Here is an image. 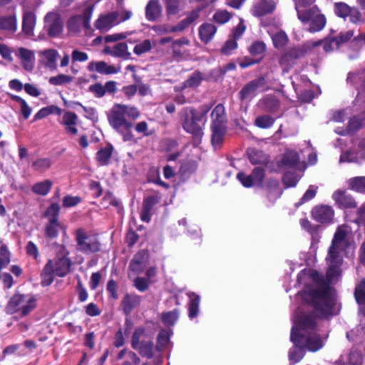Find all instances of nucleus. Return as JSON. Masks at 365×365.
<instances>
[{
    "mask_svg": "<svg viewBox=\"0 0 365 365\" xmlns=\"http://www.w3.org/2000/svg\"><path fill=\"white\" fill-rule=\"evenodd\" d=\"M317 322L313 314H302L295 322L291 332V340L299 346H304L311 351H317L323 346L316 332Z\"/></svg>",
    "mask_w": 365,
    "mask_h": 365,
    "instance_id": "f257e3e1",
    "label": "nucleus"
},
{
    "mask_svg": "<svg viewBox=\"0 0 365 365\" xmlns=\"http://www.w3.org/2000/svg\"><path fill=\"white\" fill-rule=\"evenodd\" d=\"M312 278L315 281L314 287H305L302 297L314 307V314L319 317H328L332 315L334 299L331 295L329 288L323 282L318 274L314 272Z\"/></svg>",
    "mask_w": 365,
    "mask_h": 365,
    "instance_id": "f03ea898",
    "label": "nucleus"
},
{
    "mask_svg": "<svg viewBox=\"0 0 365 365\" xmlns=\"http://www.w3.org/2000/svg\"><path fill=\"white\" fill-rule=\"evenodd\" d=\"M346 232L341 227H339L334 236L331 245L328 250V255L326 258L329 265L327 277L332 280L340 273L339 267L342 263L341 252L347 246Z\"/></svg>",
    "mask_w": 365,
    "mask_h": 365,
    "instance_id": "7ed1b4c3",
    "label": "nucleus"
},
{
    "mask_svg": "<svg viewBox=\"0 0 365 365\" xmlns=\"http://www.w3.org/2000/svg\"><path fill=\"white\" fill-rule=\"evenodd\" d=\"M140 112L135 107L123 104H115L108 114L110 125L120 133L130 130L133 124L127 118L136 120Z\"/></svg>",
    "mask_w": 365,
    "mask_h": 365,
    "instance_id": "20e7f679",
    "label": "nucleus"
},
{
    "mask_svg": "<svg viewBox=\"0 0 365 365\" xmlns=\"http://www.w3.org/2000/svg\"><path fill=\"white\" fill-rule=\"evenodd\" d=\"M210 108L202 111H197L190 108H185L180 112L182 126L183 129L191 133L195 138L200 139L203 135L202 125L204 118Z\"/></svg>",
    "mask_w": 365,
    "mask_h": 365,
    "instance_id": "39448f33",
    "label": "nucleus"
},
{
    "mask_svg": "<svg viewBox=\"0 0 365 365\" xmlns=\"http://www.w3.org/2000/svg\"><path fill=\"white\" fill-rule=\"evenodd\" d=\"M37 307V299L35 296L16 294L9 299L5 307L7 314H18L22 318L28 316Z\"/></svg>",
    "mask_w": 365,
    "mask_h": 365,
    "instance_id": "423d86ee",
    "label": "nucleus"
},
{
    "mask_svg": "<svg viewBox=\"0 0 365 365\" xmlns=\"http://www.w3.org/2000/svg\"><path fill=\"white\" fill-rule=\"evenodd\" d=\"M76 250L86 255H91L101 250V243L96 234L83 228H78L74 232Z\"/></svg>",
    "mask_w": 365,
    "mask_h": 365,
    "instance_id": "0eeeda50",
    "label": "nucleus"
},
{
    "mask_svg": "<svg viewBox=\"0 0 365 365\" xmlns=\"http://www.w3.org/2000/svg\"><path fill=\"white\" fill-rule=\"evenodd\" d=\"M298 19L303 24L309 23V31L311 33L319 32L326 26L327 19L316 6H312L305 11L298 12Z\"/></svg>",
    "mask_w": 365,
    "mask_h": 365,
    "instance_id": "6e6552de",
    "label": "nucleus"
},
{
    "mask_svg": "<svg viewBox=\"0 0 365 365\" xmlns=\"http://www.w3.org/2000/svg\"><path fill=\"white\" fill-rule=\"evenodd\" d=\"M321 41H308L302 46L289 48L279 59V64L282 66L290 67L295 60L304 56L309 51L318 46Z\"/></svg>",
    "mask_w": 365,
    "mask_h": 365,
    "instance_id": "1a4fd4ad",
    "label": "nucleus"
},
{
    "mask_svg": "<svg viewBox=\"0 0 365 365\" xmlns=\"http://www.w3.org/2000/svg\"><path fill=\"white\" fill-rule=\"evenodd\" d=\"M45 29L51 37L58 36L63 31V24L60 14L49 12L44 18Z\"/></svg>",
    "mask_w": 365,
    "mask_h": 365,
    "instance_id": "9d476101",
    "label": "nucleus"
},
{
    "mask_svg": "<svg viewBox=\"0 0 365 365\" xmlns=\"http://www.w3.org/2000/svg\"><path fill=\"white\" fill-rule=\"evenodd\" d=\"M119 11H111L105 14H101L95 21L94 26L96 29L99 30L101 32H106L114 26L119 24Z\"/></svg>",
    "mask_w": 365,
    "mask_h": 365,
    "instance_id": "9b49d317",
    "label": "nucleus"
},
{
    "mask_svg": "<svg viewBox=\"0 0 365 365\" xmlns=\"http://www.w3.org/2000/svg\"><path fill=\"white\" fill-rule=\"evenodd\" d=\"M40 63L47 70L55 71L57 68V60L60 57L56 49L48 48L39 52Z\"/></svg>",
    "mask_w": 365,
    "mask_h": 365,
    "instance_id": "f8f14e48",
    "label": "nucleus"
},
{
    "mask_svg": "<svg viewBox=\"0 0 365 365\" xmlns=\"http://www.w3.org/2000/svg\"><path fill=\"white\" fill-rule=\"evenodd\" d=\"M312 216L318 222H330L334 217V210L328 205L316 206L312 210Z\"/></svg>",
    "mask_w": 365,
    "mask_h": 365,
    "instance_id": "ddd939ff",
    "label": "nucleus"
},
{
    "mask_svg": "<svg viewBox=\"0 0 365 365\" xmlns=\"http://www.w3.org/2000/svg\"><path fill=\"white\" fill-rule=\"evenodd\" d=\"M148 257L149 255L147 251H139L130 261L129 269L138 274L142 272L148 264Z\"/></svg>",
    "mask_w": 365,
    "mask_h": 365,
    "instance_id": "4468645a",
    "label": "nucleus"
},
{
    "mask_svg": "<svg viewBox=\"0 0 365 365\" xmlns=\"http://www.w3.org/2000/svg\"><path fill=\"white\" fill-rule=\"evenodd\" d=\"M275 9V4L272 0H258L252 9V14L257 17H261L272 13Z\"/></svg>",
    "mask_w": 365,
    "mask_h": 365,
    "instance_id": "2eb2a0df",
    "label": "nucleus"
},
{
    "mask_svg": "<svg viewBox=\"0 0 365 365\" xmlns=\"http://www.w3.org/2000/svg\"><path fill=\"white\" fill-rule=\"evenodd\" d=\"M61 124L65 128V131L67 134L71 135H76L78 133V128L76 125L78 123V115L71 111L66 112L62 118Z\"/></svg>",
    "mask_w": 365,
    "mask_h": 365,
    "instance_id": "dca6fc26",
    "label": "nucleus"
},
{
    "mask_svg": "<svg viewBox=\"0 0 365 365\" xmlns=\"http://www.w3.org/2000/svg\"><path fill=\"white\" fill-rule=\"evenodd\" d=\"M87 68L91 72H98L103 75L115 74L119 72V69L114 66L108 65L105 61H91Z\"/></svg>",
    "mask_w": 365,
    "mask_h": 365,
    "instance_id": "f3484780",
    "label": "nucleus"
},
{
    "mask_svg": "<svg viewBox=\"0 0 365 365\" xmlns=\"http://www.w3.org/2000/svg\"><path fill=\"white\" fill-rule=\"evenodd\" d=\"M200 9H195L190 11L186 18L182 19L176 25L173 26L174 33L182 32L186 30L192 23H194L200 16Z\"/></svg>",
    "mask_w": 365,
    "mask_h": 365,
    "instance_id": "a211bd4d",
    "label": "nucleus"
},
{
    "mask_svg": "<svg viewBox=\"0 0 365 365\" xmlns=\"http://www.w3.org/2000/svg\"><path fill=\"white\" fill-rule=\"evenodd\" d=\"M333 199L339 206L343 207H356V202L345 190H336L333 194Z\"/></svg>",
    "mask_w": 365,
    "mask_h": 365,
    "instance_id": "6ab92c4d",
    "label": "nucleus"
},
{
    "mask_svg": "<svg viewBox=\"0 0 365 365\" xmlns=\"http://www.w3.org/2000/svg\"><path fill=\"white\" fill-rule=\"evenodd\" d=\"M162 13V6L158 0H150L145 7V16L149 21L158 19Z\"/></svg>",
    "mask_w": 365,
    "mask_h": 365,
    "instance_id": "aec40b11",
    "label": "nucleus"
},
{
    "mask_svg": "<svg viewBox=\"0 0 365 365\" xmlns=\"http://www.w3.org/2000/svg\"><path fill=\"white\" fill-rule=\"evenodd\" d=\"M53 262V270L58 277L66 276L71 269V260L70 258H56Z\"/></svg>",
    "mask_w": 365,
    "mask_h": 365,
    "instance_id": "412c9836",
    "label": "nucleus"
},
{
    "mask_svg": "<svg viewBox=\"0 0 365 365\" xmlns=\"http://www.w3.org/2000/svg\"><path fill=\"white\" fill-rule=\"evenodd\" d=\"M217 27L211 23H204L199 27L200 40L205 43H209L214 37Z\"/></svg>",
    "mask_w": 365,
    "mask_h": 365,
    "instance_id": "4be33fe9",
    "label": "nucleus"
},
{
    "mask_svg": "<svg viewBox=\"0 0 365 365\" xmlns=\"http://www.w3.org/2000/svg\"><path fill=\"white\" fill-rule=\"evenodd\" d=\"M19 56L21 60V65L26 71H31L34 66V53L32 51L20 48L19 49Z\"/></svg>",
    "mask_w": 365,
    "mask_h": 365,
    "instance_id": "5701e85b",
    "label": "nucleus"
},
{
    "mask_svg": "<svg viewBox=\"0 0 365 365\" xmlns=\"http://www.w3.org/2000/svg\"><path fill=\"white\" fill-rule=\"evenodd\" d=\"M247 153L250 163L253 165H266L269 162L268 157L262 151L249 148Z\"/></svg>",
    "mask_w": 365,
    "mask_h": 365,
    "instance_id": "b1692460",
    "label": "nucleus"
},
{
    "mask_svg": "<svg viewBox=\"0 0 365 365\" xmlns=\"http://www.w3.org/2000/svg\"><path fill=\"white\" fill-rule=\"evenodd\" d=\"M53 262L52 260H48L43 267L41 272V285L47 287L50 285L53 281Z\"/></svg>",
    "mask_w": 365,
    "mask_h": 365,
    "instance_id": "393cba45",
    "label": "nucleus"
},
{
    "mask_svg": "<svg viewBox=\"0 0 365 365\" xmlns=\"http://www.w3.org/2000/svg\"><path fill=\"white\" fill-rule=\"evenodd\" d=\"M212 143L217 148L224 140L226 133L225 125H212Z\"/></svg>",
    "mask_w": 365,
    "mask_h": 365,
    "instance_id": "a878e982",
    "label": "nucleus"
},
{
    "mask_svg": "<svg viewBox=\"0 0 365 365\" xmlns=\"http://www.w3.org/2000/svg\"><path fill=\"white\" fill-rule=\"evenodd\" d=\"M36 24V16L32 12H26L23 18V31L27 35H32Z\"/></svg>",
    "mask_w": 365,
    "mask_h": 365,
    "instance_id": "bb28decb",
    "label": "nucleus"
},
{
    "mask_svg": "<svg viewBox=\"0 0 365 365\" xmlns=\"http://www.w3.org/2000/svg\"><path fill=\"white\" fill-rule=\"evenodd\" d=\"M212 125H225V108L222 104L215 106L211 113Z\"/></svg>",
    "mask_w": 365,
    "mask_h": 365,
    "instance_id": "cd10ccee",
    "label": "nucleus"
},
{
    "mask_svg": "<svg viewBox=\"0 0 365 365\" xmlns=\"http://www.w3.org/2000/svg\"><path fill=\"white\" fill-rule=\"evenodd\" d=\"M139 303V298L136 296L126 294L121 301L120 306L125 314H128Z\"/></svg>",
    "mask_w": 365,
    "mask_h": 365,
    "instance_id": "c85d7f7f",
    "label": "nucleus"
},
{
    "mask_svg": "<svg viewBox=\"0 0 365 365\" xmlns=\"http://www.w3.org/2000/svg\"><path fill=\"white\" fill-rule=\"evenodd\" d=\"M105 52L115 57L127 58L130 56L128 51V46L125 43H116L112 49L106 48Z\"/></svg>",
    "mask_w": 365,
    "mask_h": 365,
    "instance_id": "c756f323",
    "label": "nucleus"
},
{
    "mask_svg": "<svg viewBox=\"0 0 365 365\" xmlns=\"http://www.w3.org/2000/svg\"><path fill=\"white\" fill-rule=\"evenodd\" d=\"M113 153V147L107 146L99 150L96 156V159L98 164L101 166L107 165Z\"/></svg>",
    "mask_w": 365,
    "mask_h": 365,
    "instance_id": "7c9ffc66",
    "label": "nucleus"
},
{
    "mask_svg": "<svg viewBox=\"0 0 365 365\" xmlns=\"http://www.w3.org/2000/svg\"><path fill=\"white\" fill-rule=\"evenodd\" d=\"M153 346L154 344L153 341L141 340L138 348L135 349L138 351L142 356L151 359L153 356Z\"/></svg>",
    "mask_w": 365,
    "mask_h": 365,
    "instance_id": "2f4dec72",
    "label": "nucleus"
},
{
    "mask_svg": "<svg viewBox=\"0 0 365 365\" xmlns=\"http://www.w3.org/2000/svg\"><path fill=\"white\" fill-rule=\"evenodd\" d=\"M187 295L190 298L189 317L193 318L197 315L199 312L200 296L194 292H189Z\"/></svg>",
    "mask_w": 365,
    "mask_h": 365,
    "instance_id": "473e14b6",
    "label": "nucleus"
},
{
    "mask_svg": "<svg viewBox=\"0 0 365 365\" xmlns=\"http://www.w3.org/2000/svg\"><path fill=\"white\" fill-rule=\"evenodd\" d=\"M83 26V20L81 16L71 17L67 24L68 30L72 34H78Z\"/></svg>",
    "mask_w": 365,
    "mask_h": 365,
    "instance_id": "72a5a7b5",
    "label": "nucleus"
},
{
    "mask_svg": "<svg viewBox=\"0 0 365 365\" xmlns=\"http://www.w3.org/2000/svg\"><path fill=\"white\" fill-rule=\"evenodd\" d=\"M349 187L358 192H365V176L354 177L348 180Z\"/></svg>",
    "mask_w": 365,
    "mask_h": 365,
    "instance_id": "f704fd0d",
    "label": "nucleus"
},
{
    "mask_svg": "<svg viewBox=\"0 0 365 365\" xmlns=\"http://www.w3.org/2000/svg\"><path fill=\"white\" fill-rule=\"evenodd\" d=\"M0 29L9 32H15L16 30V19L15 16H9L0 18Z\"/></svg>",
    "mask_w": 365,
    "mask_h": 365,
    "instance_id": "c9c22d12",
    "label": "nucleus"
},
{
    "mask_svg": "<svg viewBox=\"0 0 365 365\" xmlns=\"http://www.w3.org/2000/svg\"><path fill=\"white\" fill-rule=\"evenodd\" d=\"M299 155L294 150H287L282 157V163L287 167H293L299 161Z\"/></svg>",
    "mask_w": 365,
    "mask_h": 365,
    "instance_id": "e433bc0d",
    "label": "nucleus"
},
{
    "mask_svg": "<svg viewBox=\"0 0 365 365\" xmlns=\"http://www.w3.org/2000/svg\"><path fill=\"white\" fill-rule=\"evenodd\" d=\"M51 186L52 182L46 180L34 184L32 187V191L37 195H46L50 191Z\"/></svg>",
    "mask_w": 365,
    "mask_h": 365,
    "instance_id": "4c0bfd02",
    "label": "nucleus"
},
{
    "mask_svg": "<svg viewBox=\"0 0 365 365\" xmlns=\"http://www.w3.org/2000/svg\"><path fill=\"white\" fill-rule=\"evenodd\" d=\"M56 113L57 115L61 114V109L55 106H48L39 110L38 113L34 115L35 120L42 119L46 118L50 114Z\"/></svg>",
    "mask_w": 365,
    "mask_h": 365,
    "instance_id": "58836bf2",
    "label": "nucleus"
},
{
    "mask_svg": "<svg viewBox=\"0 0 365 365\" xmlns=\"http://www.w3.org/2000/svg\"><path fill=\"white\" fill-rule=\"evenodd\" d=\"M9 88L11 90L19 91L24 88V91L31 92V91H38V89L31 83H26L24 86L22 83L18 79H13L9 81Z\"/></svg>",
    "mask_w": 365,
    "mask_h": 365,
    "instance_id": "ea45409f",
    "label": "nucleus"
},
{
    "mask_svg": "<svg viewBox=\"0 0 365 365\" xmlns=\"http://www.w3.org/2000/svg\"><path fill=\"white\" fill-rule=\"evenodd\" d=\"M274 46L276 48H282L284 47L289 41L288 36L284 31H279L272 36Z\"/></svg>",
    "mask_w": 365,
    "mask_h": 365,
    "instance_id": "a19ab883",
    "label": "nucleus"
},
{
    "mask_svg": "<svg viewBox=\"0 0 365 365\" xmlns=\"http://www.w3.org/2000/svg\"><path fill=\"white\" fill-rule=\"evenodd\" d=\"M202 79L201 73L199 71H195L184 82L182 88H195L200 84Z\"/></svg>",
    "mask_w": 365,
    "mask_h": 365,
    "instance_id": "79ce46f5",
    "label": "nucleus"
},
{
    "mask_svg": "<svg viewBox=\"0 0 365 365\" xmlns=\"http://www.w3.org/2000/svg\"><path fill=\"white\" fill-rule=\"evenodd\" d=\"M264 110L272 112L276 110L279 106V101L273 95L267 96L262 101Z\"/></svg>",
    "mask_w": 365,
    "mask_h": 365,
    "instance_id": "37998d69",
    "label": "nucleus"
},
{
    "mask_svg": "<svg viewBox=\"0 0 365 365\" xmlns=\"http://www.w3.org/2000/svg\"><path fill=\"white\" fill-rule=\"evenodd\" d=\"M51 165V161L49 158H39L34 161L32 167L34 170L43 173Z\"/></svg>",
    "mask_w": 365,
    "mask_h": 365,
    "instance_id": "c03bdc74",
    "label": "nucleus"
},
{
    "mask_svg": "<svg viewBox=\"0 0 365 365\" xmlns=\"http://www.w3.org/2000/svg\"><path fill=\"white\" fill-rule=\"evenodd\" d=\"M116 89V83L113 81H108L105 86L97 83L91 85L89 88L90 91H115Z\"/></svg>",
    "mask_w": 365,
    "mask_h": 365,
    "instance_id": "a18cd8bd",
    "label": "nucleus"
},
{
    "mask_svg": "<svg viewBox=\"0 0 365 365\" xmlns=\"http://www.w3.org/2000/svg\"><path fill=\"white\" fill-rule=\"evenodd\" d=\"M178 319V310L175 309L166 313L162 314L161 319L166 326H173Z\"/></svg>",
    "mask_w": 365,
    "mask_h": 365,
    "instance_id": "49530a36",
    "label": "nucleus"
},
{
    "mask_svg": "<svg viewBox=\"0 0 365 365\" xmlns=\"http://www.w3.org/2000/svg\"><path fill=\"white\" fill-rule=\"evenodd\" d=\"M249 51L252 56H261L259 59L260 61L266 51V45L262 41H255L250 46Z\"/></svg>",
    "mask_w": 365,
    "mask_h": 365,
    "instance_id": "de8ad7c7",
    "label": "nucleus"
},
{
    "mask_svg": "<svg viewBox=\"0 0 365 365\" xmlns=\"http://www.w3.org/2000/svg\"><path fill=\"white\" fill-rule=\"evenodd\" d=\"M231 17L232 14L227 10L219 9L214 14L212 18L215 22L220 24H224L229 21Z\"/></svg>",
    "mask_w": 365,
    "mask_h": 365,
    "instance_id": "09e8293b",
    "label": "nucleus"
},
{
    "mask_svg": "<svg viewBox=\"0 0 365 365\" xmlns=\"http://www.w3.org/2000/svg\"><path fill=\"white\" fill-rule=\"evenodd\" d=\"M61 225L58 221H49L46 227V234L48 237L55 238L57 237Z\"/></svg>",
    "mask_w": 365,
    "mask_h": 365,
    "instance_id": "8fccbe9b",
    "label": "nucleus"
},
{
    "mask_svg": "<svg viewBox=\"0 0 365 365\" xmlns=\"http://www.w3.org/2000/svg\"><path fill=\"white\" fill-rule=\"evenodd\" d=\"M167 15H175L180 11V0H164Z\"/></svg>",
    "mask_w": 365,
    "mask_h": 365,
    "instance_id": "3c124183",
    "label": "nucleus"
},
{
    "mask_svg": "<svg viewBox=\"0 0 365 365\" xmlns=\"http://www.w3.org/2000/svg\"><path fill=\"white\" fill-rule=\"evenodd\" d=\"M265 83L264 78L260 77L247 83L241 91H254L262 88Z\"/></svg>",
    "mask_w": 365,
    "mask_h": 365,
    "instance_id": "603ef678",
    "label": "nucleus"
},
{
    "mask_svg": "<svg viewBox=\"0 0 365 365\" xmlns=\"http://www.w3.org/2000/svg\"><path fill=\"white\" fill-rule=\"evenodd\" d=\"M73 81V78L65 74H59L56 76L51 77L48 82L55 86H61L66 83H70Z\"/></svg>",
    "mask_w": 365,
    "mask_h": 365,
    "instance_id": "864d4df0",
    "label": "nucleus"
},
{
    "mask_svg": "<svg viewBox=\"0 0 365 365\" xmlns=\"http://www.w3.org/2000/svg\"><path fill=\"white\" fill-rule=\"evenodd\" d=\"M145 334V329L143 327H138L135 329L132 338H131V346L133 349H138L140 344V339Z\"/></svg>",
    "mask_w": 365,
    "mask_h": 365,
    "instance_id": "5fc2aeb1",
    "label": "nucleus"
},
{
    "mask_svg": "<svg viewBox=\"0 0 365 365\" xmlns=\"http://www.w3.org/2000/svg\"><path fill=\"white\" fill-rule=\"evenodd\" d=\"M354 295L359 304H365V279L356 286Z\"/></svg>",
    "mask_w": 365,
    "mask_h": 365,
    "instance_id": "6e6d98bb",
    "label": "nucleus"
},
{
    "mask_svg": "<svg viewBox=\"0 0 365 365\" xmlns=\"http://www.w3.org/2000/svg\"><path fill=\"white\" fill-rule=\"evenodd\" d=\"M151 48L152 46L150 41L149 39H146L135 45L133 49V52L136 55L140 56L143 53L148 52Z\"/></svg>",
    "mask_w": 365,
    "mask_h": 365,
    "instance_id": "4d7b16f0",
    "label": "nucleus"
},
{
    "mask_svg": "<svg viewBox=\"0 0 365 365\" xmlns=\"http://www.w3.org/2000/svg\"><path fill=\"white\" fill-rule=\"evenodd\" d=\"M351 12V8H350L345 3L339 2L335 4V13L338 16L346 17Z\"/></svg>",
    "mask_w": 365,
    "mask_h": 365,
    "instance_id": "13d9d810",
    "label": "nucleus"
},
{
    "mask_svg": "<svg viewBox=\"0 0 365 365\" xmlns=\"http://www.w3.org/2000/svg\"><path fill=\"white\" fill-rule=\"evenodd\" d=\"M274 123V120L269 115L259 116L255 119V125L261 128H268Z\"/></svg>",
    "mask_w": 365,
    "mask_h": 365,
    "instance_id": "bf43d9fd",
    "label": "nucleus"
},
{
    "mask_svg": "<svg viewBox=\"0 0 365 365\" xmlns=\"http://www.w3.org/2000/svg\"><path fill=\"white\" fill-rule=\"evenodd\" d=\"M60 212V206L56 203L51 204L46 211V216L49 221H58V216Z\"/></svg>",
    "mask_w": 365,
    "mask_h": 365,
    "instance_id": "052dcab7",
    "label": "nucleus"
},
{
    "mask_svg": "<svg viewBox=\"0 0 365 365\" xmlns=\"http://www.w3.org/2000/svg\"><path fill=\"white\" fill-rule=\"evenodd\" d=\"M71 63L74 65L76 62H86L88 59V56L86 52L81 51L78 49H74L71 53Z\"/></svg>",
    "mask_w": 365,
    "mask_h": 365,
    "instance_id": "680f3d73",
    "label": "nucleus"
},
{
    "mask_svg": "<svg viewBox=\"0 0 365 365\" xmlns=\"http://www.w3.org/2000/svg\"><path fill=\"white\" fill-rule=\"evenodd\" d=\"M256 185L262 186L264 178V169L260 166L256 167L251 173Z\"/></svg>",
    "mask_w": 365,
    "mask_h": 365,
    "instance_id": "e2e57ef3",
    "label": "nucleus"
},
{
    "mask_svg": "<svg viewBox=\"0 0 365 365\" xmlns=\"http://www.w3.org/2000/svg\"><path fill=\"white\" fill-rule=\"evenodd\" d=\"M317 190V186L313 185H309V188L305 192L303 197L301 198L299 205H302L313 199L316 196Z\"/></svg>",
    "mask_w": 365,
    "mask_h": 365,
    "instance_id": "0e129e2a",
    "label": "nucleus"
},
{
    "mask_svg": "<svg viewBox=\"0 0 365 365\" xmlns=\"http://www.w3.org/2000/svg\"><path fill=\"white\" fill-rule=\"evenodd\" d=\"M237 178L241 182L243 186L250 187L256 185V182L253 179L252 175H246L244 173H240L237 175Z\"/></svg>",
    "mask_w": 365,
    "mask_h": 365,
    "instance_id": "69168bd1",
    "label": "nucleus"
},
{
    "mask_svg": "<svg viewBox=\"0 0 365 365\" xmlns=\"http://www.w3.org/2000/svg\"><path fill=\"white\" fill-rule=\"evenodd\" d=\"M319 41L322 43L319 45L323 44L324 50L326 52L332 51L334 49L338 48L339 46V38H333L330 40H327L324 41L320 40Z\"/></svg>",
    "mask_w": 365,
    "mask_h": 365,
    "instance_id": "338daca9",
    "label": "nucleus"
},
{
    "mask_svg": "<svg viewBox=\"0 0 365 365\" xmlns=\"http://www.w3.org/2000/svg\"><path fill=\"white\" fill-rule=\"evenodd\" d=\"M299 178L292 173H286L283 177V182L287 187H294Z\"/></svg>",
    "mask_w": 365,
    "mask_h": 365,
    "instance_id": "774afa93",
    "label": "nucleus"
}]
</instances>
